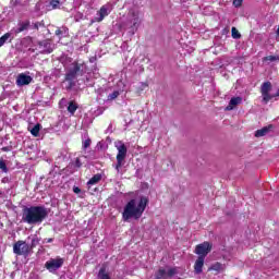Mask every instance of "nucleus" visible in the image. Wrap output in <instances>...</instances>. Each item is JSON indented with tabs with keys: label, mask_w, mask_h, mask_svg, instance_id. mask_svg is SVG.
<instances>
[{
	"label": "nucleus",
	"mask_w": 279,
	"mask_h": 279,
	"mask_svg": "<svg viewBox=\"0 0 279 279\" xmlns=\"http://www.w3.org/2000/svg\"><path fill=\"white\" fill-rule=\"evenodd\" d=\"M35 29H38V23L35 24Z\"/></svg>",
	"instance_id": "ea45409f"
},
{
	"label": "nucleus",
	"mask_w": 279,
	"mask_h": 279,
	"mask_svg": "<svg viewBox=\"0 0 279 279\" xmlns=\"http://www.w3.org/2000/svg\"><path fill=\"white\" fill-rule=\"evenodd\" d=\"M50 5H51L52 10H56L60 5V1L59 0H52V1H50Z\"/></svg>",
	"instance_id": "2f4dec72"
},
{
	"label": "nucleus",
	"mask_w": 279,
	"mask_h": 279,
	"mask_svg": "<svg viewBox=\"0 0 279 279\" xmlns=\"http://www.w3.org/2000/svg\"><path fill=\"white\" fill-rule=\"evenodd\" d=\"M74 165H75V167H77V169H80V167H82V161H80V158H76Z\"/></svg>",
	"instance_id": "f704fd0d"
},
{
	"label": "nucleus",
	"mask_w": 279,
	"mask_h": 279,
	"mask_svg": "<svg viewBox=\"0 0 279 279\" xmlns=\"http://www.w3.org/2000/svg\"><path fill=\"white\" fill-rule=\"evenodd\" d=\"M32 80H33L32 76L22 73L17 75L16 84L19 86H27L32 84Z\"/></svg>",
	"instance_id": "f8f14e48"
},
{
	"label": "nucleus",
	"mask_w": 279,
	"mask_h": 279,
	"mask_svg": "<svg viewBox=\"0 0 279 279\" xmlns=\"http://www.w3.org/2000/svg\"><path fill=\"white\" fill-rule=\"evenodd\" d=\"M147 204H149V199H147L145 196L129 201L122 213L123 221H130V219H141V217H143V213H145V208H147Z\"/></svg>",
	"instance_id": "f257e3e1"
},
{
	"label": "nucleus",
	"mask_w": 279,
	"mask_h": 279,
	"mask_svg": "<svg viewBox=\"0 0 279 279\" xmlns=\"http://www.w3.org/2000/svg\"><path fill=\"white\" fill-rule=\"evenodd\" d=\"M31 134L33 136H38V134H40V124H36L32 130H31Z\"/></svg>",
	"instance_id": "bb28decb"
},
{
	"label": "nucleus",
	"mask_w": 279,
	"mask_h": 279,
	"mask_svg": "<svg viewBox=\"0 0 279 279\" xmlns=\"http://www.w3.org/2000/svg\"><path fill=\"white\" fill-rule=\"evenodd\" d=\"M114 147L118 149L116 171L119 172L125 162V158L128 156V147L122 141L114 142Z\"/></svg>",
	"instance_id": "39448f33"
},
{
	"label": "nucleus",
	"mask_w": 279,
	"mask_h": 279,
	"mask_svg": "<svg viewBox=\"0 0 279 279\" xmlns=\"http://www.w3.org/2000/svg\"><path fill=\"white\" fill-rule=\"evenodd\" d=\"M99 182H101V174L97 173L87 182V184L93 185L98 184Z\"/></svg>",
	"instance_id": "aec40b11"
},
{
	"label": "nucleus",
	"mask_w": 279,
	"mask_h": 279,
	"mask_svg": "<svg viewBox=\"0 0 279 279\" xmlns=\"http://www.w3.org/2000/svg\"><path fill=\"white\" fill-rule=\"evenodd\" d=\"M40 243V238H38V235H34L32 238V243H31V250H34V247H36V245H38Z\"/></svg>",
	"instance_id": "b1692460"
},
{
	"label": "nucleus",
	"mask_w": 279,
	"mask_h": 279,
	"mask_svg": "<svg viewBox=\"0 0 279 279\" xmlns=\"http://www.w3.org/2000/svg\"><path fill=\"white\" fill-rule=\"evenodd\" d=\"M242 4H243V0H233L234 8H241Z\"/></svg>",
	"instance_id": "473e14b6"
},
{
	"label": "nucleus",
	"mask_w": 279,
	"mask_h": 279,
	"mask_svg": "<svg viewBox=\"0 0 279 279\" xmlns=\"http://www.w3.org/2000/svg\"><path fill=\"white\" fill-rule=\"evenodd\" d=\"M268 62H277L279 60V56H268L265 58Z\"/></svg>",
	"instance_id": "7c9ffc66"
},
{
	"label": "nucleus",
	"mask_w": 279,
	"mask_h": 279,
	"mask_svg": "<svg viewBox=\"0 0 279 279\" xmlns=\"http://www.w3.org/2000/svg\"><path fill=\"white\" fill-rule=\"evenodd\" d=\"M88 147H90V140H85L83 142V149H88Z\"/></svg>",
	"instance_id": "72a5a7b5"
},
{
	"label": "nucleus",
	"mask_w": 279,
	"mask_h": 279,
	"mask_svg": "<svg viewBox=\"0 0 279 279\" xmlns=\"http://www.w3.org/2000/svg\"><path fill=\"white\" fill-rule=\"evenodd\" d=\"M2 151H12V146H5L1 148Z\"/></svg>",
	"instance_id": "c9c22d12"
},
{
	"label": "nucleus",
	"mask_w": 279,
	"mask_h": 279,
	"mask_svg": "<svg viewBox=\"0 0 279 279\" xmlns=\"http://www.w3.org/2000/svg\"><path fill=\"white\" fill-rule=\"evenodd\" d=\"M84 73H86V63L73 62L70 64L65 73L66 90H71L75 86L77 77H81Z\"/></svg>",
	"instance_id": "7ed1b4c3"
},
{
	"label": "nucleus",
	"mask_w": 279,
	"mask_h": 279,
	"mask_svg": "<svg viewBox=\"0 0 279 279\" xmlns=\"http://www.w3.org/2000/svg\"><path fill=\"white\" fill-rule=\"evenodd\" d=\"M204 256H198L194 264V271L195 274H202V270L204 269Z\"/></svg>",
	"instance_id": "4468645a"
},
{
	"label": "nucleus",
	"mask_w": 279,
	"mask_h": 279,
	"mask_svg": "<svg viewBox=\"0 0 279 279\" xmlns=\"http://www.w3.org/2000/svg\"><path fill=\"white\" fill-rule=\"evenodd\" d=\"M141 15L136 11H130L126 20L122 23L123 29H128L131 36H134L136 32H138V27H141Z\"/></svg>",
	"instance_id": "20e7f679"
},
{
	"label": "nucleus",
	"mask_w": 279,
	"mask_h": 279,
	"mask_svg": "<svg viewBox=\"0 0 279 279\" xmlns=\"http://www.w3.org/2000/svg\"><path fill=\"white\" fill-rule=\"evenodd\" d=\"M0 169L3 173H8V166L5 165V160L0 159Z\"/></svg>",
	"instance_id": "c756f323"
},
{
	"label": "nucleus",
	"mask_w": 279,
	"mask_h": 279,
	"mask_svg": "<svg viewBox=\"0 0 279 279\" xmlns=\"http://www.w3.org/2000/svg\"><path fill=\"white\" fill-rule=\"evenodd\" d=\"M61 34H62V31H60V29L56 31V36H60Z\"/></svg>",
	"instance_id": "4c0bfd02"
},
{
	"label": "nucleus",
	"mask_w": 279,
	"mask_h": 279,
	"mask_svg": "<svg viewBox=\"0 0 279 279\" xmlns=\"http://www.w3.org/2000/svg\"><path fill=\"white\" fill-rule=\"evenodd\" d=\"M156 279H167V270L165 269H159Z\"/></svg>",
	"instance_id": "a878e982"
},
{
	"label": "nucleus",
	"mask_w": 279,
	"mask_h": 279,
	"mask_svg": "<svg viewBox=\"0 0 279 279\" xmlns=\"http://www.w3.org/2000/svg\"><path fill=\"white\" fill-rule=\"evenodd\" d=\"M148 86L149 85L147 83H138L137 85H135V90H136L137 95H141L143 93V90L148 88Z\"/></svg>",
	"instance_id": "f3484780"
},
{
	"label": "nucleus",
	"mask_w": 279,
	"mask_h": 279,
	"mask_svg": "<svg viewBox=\"0 0 279 279\" xmlns=\"http://www.w3.org/2000/svg\"><path fill=\"white\" fill-rule=\"evenodd\" d=\"M98 279H110V274L106 271V267L100 268Z\"/></svg>",
	"instance_id": "6ab92c4d"
},
{
	"label": "nucleus",
	"mask_w": 279,
	"mask_h": 279,
	"mask_svg": "<svg viewBox=\"0 0 279 279\" xmlns=\"http://www.w3.org/2000/svg\"><path fill=\"white\" fill-rule=\"evenodd\" d=\"M210 269H213V271H223V265L220 263H216L210 267Z\"/></svg>",
	"instance_id": "cd10ccee"
},
{
	"label": "nucleus",
	"mask_w": 279,
	"mask_h": 279,
	"mask_svg": "<svg viewBox=\"0 0 279 279\" xmlns=\"http://www.w3.org/2000/svg\"><path fill=\"white\" fill-rule=\"evenodd\" d=\"M277 97H279V89H278V92H277Z\"/></svg>",
	"instance_id": "a19ab883"
},
{
	"label": "nucleus",
	"mask_w": 279,
	"mask_h": 279,
	"mask_svg": "<svg viewBox=\"0 0 279 279\" xmlns=\"http://www.w3.org/2000/svg\"><path fill=\"white\" fill-rule=\"evenodd\" d=\"M10 38H12V34L7 33L3 36L0 37V47H3L5 45V43H8V40H10Z\"/></svg>",
	"instance_id": "412c9836"
},
{
	"label": "nucleus",
	"mask_w": 279,
	"mask_h": 279,
	"mask_svg": "<svg viewBox=\"0 0 279 279\" xmlns=\"http://www.w3.org/2000/svg\"><path fill=\"white\" fill-rule=\"evenodd\" d=\"M39 47L43 49L41 53H52L54 49V46L50 39L39 41Z\"/></svg>",
	"instance_id": "9b49d317"
},
{
	"label": "nucleus",
	"mask_w": 279,
	"mask_h": 279,
	"mask_svg": "<svg viewBox=\"0 0 279 279\" xmlns=\"http://www.w3.org/2000/svg\"><path fill=\"white\" fill-rule=\"evenodd\" d=\"M119 95H121V90H113L111 94L108 95L107 99L108 101H114V99H117Z\"/></svg>",
	"instance_id": "4be33fe9"
},
{
	"label": "nucleus",
	"mask_w": 279,
	"mask_h": 279,
	"mask_svg": "<svg viewBox=\"0 0 279 279\" xmlns=\"http://www.w3.org/2000/svg\"><path fill=\"white\" fill-rule=\"evenodd\" d=\"M64 265V259L62 258H51L48 262H46L45 267L50 271V274H53L54 271H58L60 267Z\"/></svg>",
	"instance_id": "0eeeda50"
},
{
	"label": "nucleus",
	"mask_w": 279,
	"mask_h": 279,
	"mask_svg": "<svg viewBox=\"0 0 279 279\" xmlns=\"http://www.w3.org/2000/svg\"><path fill=\"white\" fill-rule=\"evenodd\" d=\"M243 102L242 97H233L229 101V105L227 106L226 110H234V107L241 105Z\"/></svg>",
	"instance_id": "ddd939ff"
},
{
	"label": "nucleus",
	"mask_w": 279,
	"mask_h": 279,
	"mask_svg": "<svg viewBox=\"0 0 279 279\" xmlns=\"http://www.w3.org/2000/svg\"><path fill=\"white\" fill-rule=\"evenodd\" d=\"M49 217V210L45 206L24 207L22 213V221L28 226H39Z\"/></svg>",
	"instance_id": "f03ea898"
},
{
	"label": "nucleus",
	"mask_w": 279,
	"mask_h": 279,
	"mask_svg": "<svg viewBox=\"0 0 279 279\" xmlns=\"http://www.w3.org/2000/svg\"><path fill=\"white\" fill-rule=\"evenodd\" d=\"M270 92H271V82H265L262 85L260 93H262L263 101L266 104L271 101V99H274V96L269 94Z\"/></svg>",
	"instance_id": "1a4fd4ad"
},
{
	"label": "nucleus",
	"mask_w": 279,
	"mask_h": 279,
	"mask_svg": "<svg viewBox=\"0 0 279 279\" xmlns=\"http://www.w3.org/2000/svg\"><path fill=\"white\" fill-rule=\"evenodd\" d=\"M27 29H29V21L21 22L15 32L16 34H21V32H25Z\"/></svg>",
	"instance_id": "dca6fc26"
},
{
	"label": "nucleus",
	"mask_w": 279,
	"mask_h": 279,
	"mask_svg": "<svg viewBox=\"0 0 279 279\" xmlns=\"http://www.w3.org/2000/svg\"><path fill=\"white\" fill-rule=\"evenodd\" d=\"M83 83L85 84V86H95V82L93 81V77H90V75L85 76V78H83Z\"/></svg>",
	"instance_id": "5701e85b"
},
{
	"label": "nucleus",
	"mask_w": 279,
	"mask_h": 279,
	"mask_svg": "<svg viewBox=\"0 0 279 279\" xmlns=\"http://www.w3.org/2000/svg\"><path fill=\"white\" fill-rule=\"evenodd\" d=\"M78 106L76 105L75 101H70L69 106H68V112H70V114H75V111L77 110Z\"/></svg>",
	"instance_id": "a211bd4d"
},
{
	"label": "nucleus",
	"mask_w": 279,
	"mask_h": 279,
	"mask_svg": "<svg viewBox=\"0 0 279 279\" xmlns=\"http://www.w3.org/2000/svg\"><path fill=\"white\" fill-rule=\"evenodd\" d=\"M175 274H178L177 268H169L168 270H166L167 278H173V276H175Z\"/></svg>",
	"instance_id": "393cba45"
},
{
	"label": "nucleus",
	"mask_w": 279,
	"mask_h": 279,
	"mask_svg": "<svg viewBox=\"0 0 279 279\" xmlns=\"http://www.w3.org/2000/svg\"><path fill=\"white\" fill-rule=\"evenodd\" d=\"M231 34H232V38H241V33H239V29H236V27H232L231 28Z\"/></svg>",
	"instance_id": "c85d7f7f"
},
{
	"label": "nucleus",
	"mask_w": 279,
	"mask_h": 279,
	"mask_svg": "<svg viewBox=\"0 0 279 279\" xmlns=\"http://www.w3.org/2000/svg\"><path fill=\"white\" fill-rule=\"evenodd\" d=\"M46 243H53V239H51V238L47 239Z\"/></svg>",
	"instance_id": "58836bf2"
},
{
	"label": "nucleus",
	"mask_w": 279,
	"mask_h": 279,
	"mask_svg": "<svg viewBox=\"0 0 279 279\" xmlns=\"http://www.w3.org/2000/svg\"><path fill=\"white\" fill-rule=\"evenodd\" d=\"M32 251L29 244H27L25 241H17L13 245V252L14 254H17V256H27L29 252Z\"/></svg>",
	"instance_id": "423d86ee"
},
{
	"label": "nucleus",
	"mask_w": 279,
	"mask_h": 279,
	"mask_svg": "<svg viewBox=\"0 0 279 279\" xmlns=\"http://www.w3.org/2000/svg\"><path fill=\"white\" fill-rule=\"evenodd\" d=\"M213 250V245H210L208 242H204L202 244L196 245L195 254L198 256H203V258H206L208 254H210V251Z\"/></svg>",
	"instance_id": "6e6552de"
},
{
	"label": "nucleus",
	"mask_w": 279,
	"mask_h": 279,
	"mask_svg": "<svg viewBox=\"0 0 279 279\" xmlns=\"http://www.w3.org/2000/svg\"><path fill=\"white\" fill-rule=\"evenodd\" d=\"M112 12V4L107 3L100 8L97 12L98 17H96L97 23H101L105 16H108Z\"/></svg>",
	"instance_id": "9d476101"
},
{
	"label": "nucleus",
	"mask_w": 279,
	"mask_h": 279,
	"mask_svg": "<svg viewBox=\"0 0 279 279\" xmlns=\"http://www.w3.org/2000/svg\"><path fill=\"white\" fill-rule=\"evenodd\" d=\"M73 192L76 193V195H77V194L82 193V190L77 186H74Z\"/></svg>",
	"instance_id": "e433bc0d"
},
{
	"label": "nucleus",
	"mask_w": 279,
	"mask_h": 279,
	"mask_svg": "<svg viewBox=\"0 0 279 279\" xmlns=\"http://www.w3.org/2000/svg\"><path fill=\"white\" fill-rule=\"evenodd\" d=\"M272 128H274L272 125H268V126H264L260 130H257L255 132L256 138H260V136H267V134H269V132L271 131Z\"/></svg>",
	"instance_id": "2eb2a0df"
}]
</instances>
